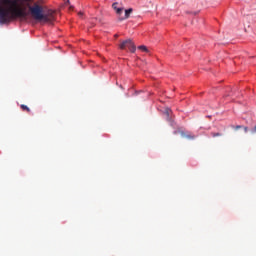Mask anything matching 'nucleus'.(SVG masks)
<instances>
[{
    "instance_id": "1",
    "label": "nucleus",
    "mask_w": 256,
    "mask_h": 256,
    "mask_svg": "<svg viewBox=\"0 0 256 256\" xmlns=\"http://www.w3.org/2000/svg\"><path fill=\"white\" fill-rule=\"evenodd\" d=\"M29 15L41 24L55 21V10H43L35 0H0V25H10L14 21L25 23Z\"/></svg>"
},
{
    "instance_id": "2",
    "label": "nucleus",
    "mask_w": 256,
    "mask_h": 256,
    "mask_svg": "<svg viewBox=\"0 0 256 256\" xmlns=\"http://www.w3.org/2000/svg\"><path fill=\"white\" fill-rule=\"evenodd\" d=\"M119 49H121L122 51H127V49H129L130 53H135V51H137V47L131 39L122 41L119 45Z\"/></svg>"
},
{
    "instance_id": "3",
    "label": "nucleus",
    "mask_w": 256,
    "mask_h": 256,
    "mask_svg": "<svg viewBox=\"0 0 256 256\" xmlns=\"http://www.w3.org/2000/svg\"><path fill=\"white\" fill-rule=\"evenodd\" d=\"M112 9H114V11H116V13L118 15H122L123 14V8L119 7V3H117V2L112 4Z\"/></svg>"
},
{
    "instance_id": "4",
    "label": "nucleus",
    "mask_w": 256,
    "mask_h": 256,
    "mask_svg": "<svg viewBox=\"0 0 256 256\" xmlns=\"http://www.w3.org/2000/svg\"><path fill=\"white\" fill-rule=\"evenodd\" d=\"M180 135H181V137H183L184 139H189V140L195 139V135H193V134H191V133H189V132H184V131H182V132H180Z\"/></svg>"
},
{
    "instance_id": "5",
    "label": "nucleus",
    "mask_w": 256,
    "mask_h": 256,
    "mask_svg": "<svg viewBox=\"0 0 256 256\" xmlns=\"http://www.w3.org/2000/svg\"><path fill=\"white\" fill-rule=\"evenodd\" d=\"M232 129H234L235 131H239V129H244L245 133L249 131V128L247 126H241V125L232 126Z\"/></svg>"
},
{
    "instance_id": "6",
    "label": "nucleus",
    "mask_w": 256,
    "mask_h": 256,
    "mask_svg": "<svg viewBox=\"0 0 256 256\" xmlns=\"http://www.w3.org/2000/svg\"><path fill=\"white\" fill-rule=\"evenodd\" d=\"M131 13H133V8L125 10V15H124V18L122 19H129V16L131 15Z\"/></svg>"
},
{
    "instance_id": "7",
    "label": "nucleus",
    "mask_w": 256,
    "mask_h": 256,
    "mask_svg": "<svg viewBox=\"0 0 256 256\" xmlns=\"http://www.w3.org/2000/svg\"><path fill=\"white\" fill-rule=\"evenodd\" d=\"M20 108L22 109V111H27V113H31V109L25 104H21Z\"/></svg>"
},
{
    "instance_id": "8",
    "label": "nucleus",
    "mask_w": 256,
    "mask_h": 256,
    "mask_svg": "<svg viewBox=\"0 0 256 256\" xmlns=\"http://www.w3.org/2000/svg\"><path fill=\"white\" fill-rule=\"evenodd\" d=\"M138 49H140V51H144L145 53H149V50L147 49V46H145V45L139 46Z\"/></svg>"
},
{
    "instance_id": "9",
    "label": "nucleus",
    "mask_w": 256,
    "mask_h": 256,
    "mask_svg": "<svg viewBox=\"0 0 256 256\" xmlns=\"http://www.w3.org/2000/svg\"><path fill=\"white\" fill-rule=\"evenodd\" d=\"M211 136H212V137H221V133L212 132V133H211Z\"/></svg>"
},
{
    "instance_id": "10",
    "label": "nucleus",
    "mask_w": 256,
    "mask_h": 256,
    "mask_svg": "<svg viewBox=\"0 0 256 256\" xmlns=\"http://www.w3.org/2000/svg\"><path fill=\"white\" fill-rule=\"evenodd\" d=\"M165 114L167 115V117H169V115H171V109L167 108Z\"/></svg>"
},
{
    "instance_id": "11",
    "label": "nucleus",
    "mask_w": 256,
    "mask_h": 256,
    "mask_svg": "<svg viewBox=\"0 0 256 256\" xmlns=\"http://www.w3.org/2000/svg\"><path fill=\"white\" fill-rule=\"evenodd\" d=\"M252 133H256V125L254 126Z\"/></svg>"
},
{
    "instance_id": "12",
    "label": "nucleus",
    "mask_w": 256,
    "mask_h": 256,
    "mask_svg": "<svg viewBox=\"0 0 256 256\" xmlns=\"http://www.w3.org/2000/svg\"><path fill=\"white\" fill-rule=\"evenodd\" d=\"M79 17H83V12L78 13Z\"/></svg>"
},
{
    "instance_id": "13",
    "label": "nucleus",
    "mask_w": 256,
    "mask_h": 256,
    "mask_svg": "<svg viewBox=\"0 0 256 256\" xmlns=\"http://www.w3.org/2000/svg\"><path fill=\"white\" fill-rule=\"evenodd\" d=\"M66 5H69V0L66 2Z\"/></svg>"
},
{
    "instance_id": "14",
    "label": "nucleus",
    "mask_w": 256,
    "mask_h": 256,
    "mask_svg": "<svg viewBox=\"0 0 256 256\" xmlns=\"http://www.w3.org/2000/svg\"><path fill=\"white\" fill-rule=\"evenodd\" d=\"M70 9H73V6H70Z\"/></svg>"
},
{
    "instance_id": "15",
    "label": "nucleus",
    "mask_w": 256,
    "mask_h": 256,
    "mask_svg": "<svg viewBox=\"0 0 256 256\" xmlns=\"http://www.w3.org/2000/svg\"><path fill=\"white\" fill-rule=\"evenodd\" d=\"M115 37H119V35L116 34Z\"/></svg>"
}]
</instances>
